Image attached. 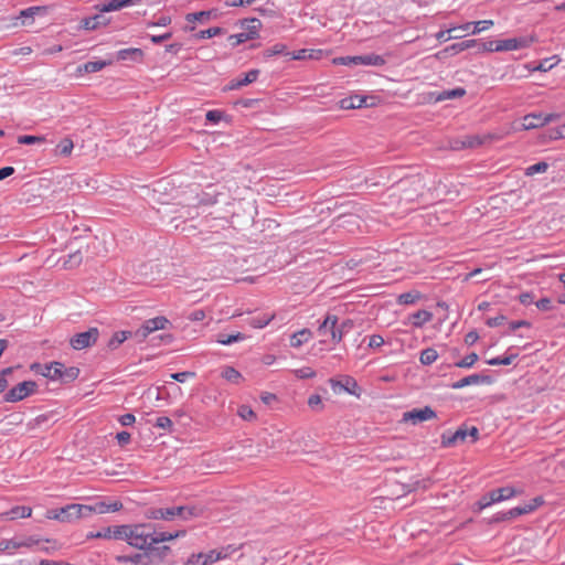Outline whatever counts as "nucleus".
<instances>
[{"label":"nucleus","instance_id":"nucleus-64","mask_svg":"<svg viewBox=\"0 0 565 565\" xmlns=\"http://www.w3.org/2000/svg\"><path fill=\"white\" fill-rule=\"evenodd\" d=\"M119 423L122 425V426H130L135 423L136 420V417L134 414L131 413H127V414H124L121 415L119 418H118Z\"/></svg>","mask_w":565,"mask_h":565},{"label":"nucleus","instance_id":"nucleus-31","mask_svg":"<svg viewBox=\"0 0 565 565\" xmlns=\"http://www.w3.org/2000/svg\"><path fill=\"white\" fill-rule=\"evenodd\" d=\"M32 514V509L30 507L25 505H17L10 509L7 512V515L10 520H17V519H25L30 518Z\"/></svg>","mask_w":565,"mask_h":565},{"label":"nucleus","instance_id":"nucleus-20","mask_svg":"<svg viewBox=\"0 0 565 565\" xmlns=\"http://www.w3.org/2000/svg\"><path fill=\"white\" fill-rule=\"evenodd\" d=\"M217 17H218L217 10L212 9V10H206V11L188 13L185 15V20L189 23H195V22L205 23L210 20L216 19Z\"/></svg>","mask_w":565,"mask_h":565},{"label":"nucleus","instance_id":"nucleus-63","mask_svg":"<svg viewBox=\"0 0 565 565\" xmlns=\"http://www.w3.org/2000/svg\"><path fill=\"white\" fill-rule=\"evenodd\" d=\"M492 23L493 22L491 20H483V21L475 22L472 33H479L481 31H484V30L489 29L490 25H492Z\"/></svg>","mask_w":565,"mask_h":565},{"label":"nucleus","instance_id":"nucleus-44","mask_svg":"<svg viewBox=\"0 0 565 565\" xmlns=\"http://www.w3.org/2000/svg\"><path fill=\"white\" fill-rule=\"evenodd\" d=\"M74 148V143L70 138H64L60 141L56 149L57 152L62 156H70L72 153V150Z\"/></svg>","mask_w":565,"mask_h":565},{"label":"nucleus","instance_id":"nucleus-41","mask_svg":"<svg viewBox=\"0 0 565 565\" xmlns=\"http://www.w3.org/2000/svg\"><path fill=\"white\" fill-rule=\"evenodd\" d=\"M222 377L231 383H238L242 379V374L233 366H226L222 371Z\"/></svg>","mask_w":565,"mask_h":565},{"label":"nucleus","instance_id":"nucleus-28","mask_svg":"<svg viewBox=\"0 0 565 565\" xmlns=\"http://www.w3.org/2000/svg\"><path fill=\"white\" fill-rule=\"evenodd\" d=\"M522 492V489L515 487L497 488V503L500 501L509 500L515 495L521 494Z\"/></svg>","mask_w":565,"mask_h":565},{"label":"nucleus","instance_id":"nucleus-55","mask_svg":"<svg viewBox=\"0 0 565 565\" xmlns=\"http://www.w3.org/2000/svg\"><path fill=\"white\" fill-rule=\"evenodd\" d=\"M224 117V113L217 109L209 110L205 115L207 121L218 124Z\"/></svg>","mask_w":565,"mask_h":565},{"label":"nucleus","instance_id":"nucleus-43","mask_svg":"<svg viewBox=\"0 0 565 565\" xmlns=\"http://www.w3.org/2000/svg\"><path fill=\"white\" fill-rule=\"evenodd\" d=\"M266 56L268 57H271V56H276V55H289L290 53L287 52V46L282 43H276L274 45H271L270 47H268L266 50Z\"/></svg>","mask_w":565,"mask_h":565},{"label":"nucleus","instance_id":"nucleus-6","mask_svg":"<svg viewBox=\"0 0 565 565\" xmlns=\"http://www.w3.org/2000/svg\"><path fill=\"white\" fill-rule=\"evenodd\" d=\"M168 324H170V321L163 316L148 319L141 324L140 328H138L136 331H134V338L138 342H141L150 333L158 331V330H164Z\"/></svg>","mask_w":565,"mask_h":565},{"label":"nucleus","instance_id":"nucleus-26","mask_svg":"<svg viewBox=\"0 0 565 565\" xmlns=\"http://www.w3.org/2000/svg\"><path fill=\"white\" fill-rule=\"evenodd\" d=\"M520 355L519 348L510 347L503 355L497 356V365H510Z\"/></svg>","mask_w":565,"mask_h":565},{"label":"nucleus","instance_id":"nucleus-37","mask_svg":"<svg viewBox=\"0 0 565 565\" xmlns=\"http://www.w3.org/2000/svg\"><path fill=\"white\" fill-rule=\"evenodd\" d=\"M437 359L438 353L434 348L424 349L419 355V361L423 365H431Z\"/></svg>","mask_w":565,"mask_h":565},{"label":"nucleus","instance_id":"nucleus-58","mask_svg":"<svg viewBox=\"0 0 565 565\" xmlns=\"http://www.w3.org/2000/svg\"><path fill=\"white\" fill-rule=\"evenodd\" d=\"M238 415L245 420H252L256 417L254 411L247 405L239 406Z\"/></svg>","mask_w":565,"mask_h":565},{"label":"nucleus","instance_id":"nucleus-49","mask_svg":"<svg viewBox=\"0 0 565 565\" xmlns=\"http://www.w3.org/2000/svg\"><path fill=\"white\" fill-rule=\"evenodd\" d=\"M86 539L87 540H93V539L110 540V529H109V526H107V527H104L96 532L90 531L86 534Z\"/></svg>","mask_w":565,"mask_h":565},{"label":"nucleus","instance_id":"nucleus-16","mask_svg":"<svg viewBox=\"0 0 565 565\" xmlns=\"http://www.w3.org/2000/svg\"><path fill=\"white\" fill-rule=\"evenodd\" d=\"M105 12H98L97 14H94L92 17H87L82 20V26L85 30H96L100 26L107 25L110 20L104 14Z\"/></svg>","mask_w":565,"mask_h":565},{"label":"nucleus","instance_id":"nucleus-34","mask_svg":"<svg viewBox=\"0 0 565 565\" xmlns=\"http://www.w3.org/2000/svg\"><path fill=\"white\" fill-rule=\"evenodd\" d=\"M147 552L149 554L150 559L153 561V558H158L159 561H162L170 552V547L167 545H162V546L150 545L148 547Z\"/></svg>","mask_w":565,"mask_h":565},{"label":"nucleus","instance_id":"nucleus-32","mask_svg":"<svg viewBox=\"0 0 565 565\" xmlns=\"http://www.w3.org/2000/svg\"><path fill=\"white\" fill-rule=\"evenodd\" d=\"M134 337V332L131 331H117L110 338L108 342V348L110 350H116L121 343H124L128 338Z\"/></svg>","mask_w":565,"mask_h":565},{"label":"nucleus","instance_id":"nucleus-24","mask_svg":"<svg viewBox=\"0 0 565 565\" xmlns=\"http://www.w3.org/2000/svg\"><path fill=\"white\" fill-rule=\"evenodd\" d=\"M111 64L110 61H89L77 66V73H96L102 71L107 65Z\"/></svg>","mask_w":565,"mask_h":565},{"label":"nucleus","instance_id":"nucleus-30","mask_svg":"<svg viewBox=\"0 0 565 565\" xmlns=\"http://www.w3.org/2000/svg\"><path fill=\"white\" fill-rule=\"evenodd\" d=\"M184 534H185L184 531H179V532H175V533H170V532H157V531L153 530V534L151 535L152 536V545L174 540V539H177L179 536H183Z\"/></svg>","mask_w":565,"mask_h":565},{"label":"nucleus","instance_id":"nucleus-57","mask_svg":"<svg viewBox=\"0 0 565 565\" xmlns=\"http://www.w3.org/2000/svg\"><path fill=\"white\" fill-rule=\"evenodd\" d=\"M195 376L194 372L184 371V372H178L170 374V377L177 382L184 383L189 379Z\"/></svg>","mask_w":565,"mask_h":565},{"label":"nucleus","instance_id":"nucleus-62","mask_svg":"<svg viewBox=\"0 0 565 565\" xmlns=\"http://www.w3.org/2000/svg\"><path fill=\"white\" fill-rule=\"evenodd\" d=\"M384 344V339L381 334H373L369 339L367 347L370 349H379Z\"/></svg>","mask_w":565,"mask_h":565},{"label":"nucleus","instance_id":"nucleus-42","mask_svg":"<svg viewBox=\"0 0 565 565\" xmlns=\"http://www.w3.org/2000/svg\"><path fill=\"white\" fill-rule=\"evenodd\" d=\"M547 169L548 164L544 161H540L525 168V175L532 177L537 173H544L547 171Z\"/></svg>","mask_w":565,"mask_h":565},{"label":"nucleus","instance_id":"nucleus-8","mask_svg":"<svg viewBox=\"0 0 565 565\" xmlns=\"http://www.w3.org/2000/svg\"><path fill=\"white\" fill-rule=\"evenodd\" d=\"M559 118V114L556 113H531L522 118V128L525 130L535 129L542 127L548 122L555 121Z\"/></svg>","mask_w":565,"mask_h":565},{"label":"nucleus","instance_id":"nucleus-39","mask_svg":"<svg viewBox=\"0 0 565 565\" xmlns=\"http://www.w3.org/2000/svg\"><path fill=\"white\" fill-rule=\"evenodd\" d=\"M433 319V313L427 310H418L413 315V324L415 327H422Z\"/></svg>","mask_w":565,"mask_h":565},{"label":"nucleus","instance_id":"nucleus-7","mask_svg":"<svg viewBox=\"0 0 565 565\" xmlns=\"http://www.w3.org/2000/svg\"><path fill=\"white\" fill-rule=\"evenodd\" d=\"M36 387L38 385L34 381L21 382L6 393L4 401L9 403L20 402L25 397L32 395L35 392Z\"/></svg>","mask_w":565,"mask_h":565},{"label":"nucleus","instance_id":"nucleus-47","mask_svg":"<svg viewBox=\"0 0 565 565\" xmlns=\"http://www.w3.org/2000/svg\"><path fill=\"white\" fill-rule=\"evenodd\" d=\"M247 23L246 29L248 30L249 35H253V39H255L258 35V30L262 26L260 20L253 18L250 20H245Z\"/></svg>","mask_w":565,"mask_h":565},{"label":"nucleus","instance_id":"nucleus-36","mask_svg":"<svg viewBox=\"0 0 565 565\" xmlns=\"http://www.w3.org/2000/svg\"><path fill=\"white\" fill-rule=\"evenodd\" d=\"M61 373L62 376L58 380L63 383H70L77 379L79 370L74 366L65 367V365L62 363Z\"/></svg>","mask_w":565,"mask_h":565},{"label":"nucleus","instance_id":"nucleus-60","mask_svg":"<svg viewBox=\"0 0 565 565\" xmlns=\"http://www.w3.org/2000/svg\"><path fill=\"white\" fill-rule=\"evenodd\" d=\"M449 147L455 151L467 149L463 136L450 139Z\"/></svg>","mask_w":565,"mask_h":565},{"label":"nucleus","instance_id":"nucleus-46","mask_svg":"<svg viewBox=\"0 0 565 565\" xmlns=\"http://www.w3.org/2000/svg\"><path fill=\"white\" fill-rule=\"evenodd\" d=\"M45 138L42 136L23 135L18 137V142L21 145L43 143Z\"/></svg>","mask_w":565,"mask_h":565},{"label":"nucleus","instance_id":"nucleus-1","mask_svg":"<svg viewBox=\"0 0 565 565\" xmlns=\"http://www.w3.org/2000/svg\"><path fill=\"white\" fill-rule=\"evenodd\" d=\"M354 327L351 319H345L339 323V318L335 315L328 313L322 322L318 327V333L320 335L330 334V340L333 344H338L342 341L344 335L349 333Z\"/></svg>","mask_w":565,"mask_h":565},{"label":"nucleus","instance_id":"nucleus-38","mask_svg":"<svg viewBox=\"0 0 565 565\" xmlns=\"http://www.w3.org/2000/svg\"><path fill=\"white\" fill-rule=\"evenodd\" d=\"M223 33H224V30L222 28L213 26V28H210L206 30L199 31L198 33L194 34V39L195 40H205V39L214 38L216 35H221Z\"/></svg>","mask_w":565,"mask_h":565},{"label":"nucleus","instance_id":"nucleus-5","mask_svg":"<svg viewBox=\"0 0 565 565\" xmlns=\"http://www.w3.org/2000/svg\"><path fill=\"white\" fill-rule=\"evenodd\" d=\"M230 547H223L221 550H211L209 552H201L198 554H192L185 565H210L216 563L218 561L225 559L228 555Z\"/></svg>","mask_w":565,"mask_h":565},{"label":"nucleus","instance_id":"nucleus-51","mask_svg":"<svg viewBox=\"0 0 565 565\" xmlns=\"http://www.w3.org/2000/svg\"><path fill=\"white\" fill-rule=\"evenodd\" d=\"M82 260H83L82 253L79 250H77L68 256V259L64 262V266L66 268H73V267L78 266L82 263Z\"/></svg>","mask_w":565,"mask_h":565},{"label":"nucleus","instance_id":"nucleus-27","mask_svg":"<svg viewBox=\"0 0 565 565\" xmlns=\"http://www.w3.org/2000/svg\"><path fill=\"white\" fill-rule=\"evenodd\" d=\"M483 380L482 376L478 375V374H471V375H468V376H465L456 382H454L450 387L454 388V390H460V388H463L466 386H469V385H476V384H479L481 383Z\"/></svg>","mask_w":565,"mask_h":565},{"label":"nucleus","instance_id":"nucleus-23","mask_svg":"<svg viewBox=\"0 0 565 565\" xmlns=\"http://www.w3.org/2000/svg\"><path fill=\"white\" fill-rule=\"evenodd\" d=\"M358 65L383 66L386 61L382 55L369 53L364 55H356Z\"/></svg>","mask_w":565,"mask_h":565},{"label":"nucleus","instance_id":"nucleus-45","mask_svg":"<svg viewBox=\"0 0 565 565\" xmlns=\"http://www.w3.org/2000/svg\"><path fill=\"white\" fill-rule=\"evenodd\" d=\"M420 298L418 292H404L397 298L399 305H413Z\"/></svg>","mask_w":565,"mask_h":565},{"label":"nucleus","instance_id":"nucleus-14","mask_svg":"<svg viewBox=\"0 0 565 565\" xmlns=\"http://www.w3.org/2000/svg\"><path fill=\"white\" fill-rule=\"evenodd\" d=\"M181 509L171 508H151L146 512V516L150 520L172 521L181 512Z\"/></svg>","mask_w":565,"mask_h":565},{"label":"nucleus","instance_id":"nucleus-53","mask_svg":"<svg viewBox=\"0 0 565 565\" xmlns=\"http://www.w3.org/2000/svg\"><path fill=\"white\" fill-rule=\"evenodd\" d=\"M477 360H478V355L476 353H471V354L466 355L460 361H458L456 363V366H458V367H471L476 363Z\"/></svg>","mask_w":565,"mask_h":565},{"label":"nucleus","instance_id":"nucleus-25","mask_svg":"<svg viewBox=\"0 0 565 565\" xmlns=\"http://www.w3.org/2000/svg\"><path fill=\"white\" fill-rule=\"evenodd\" d=\"M312 338V332L309 329H301L290 337V345L292 348H300L303 343Z\"/></svg>","mask_w":565,"mask_h":565},{"label":"nucleus","instance_id":"nucleus-52","mask_svg":"<svg viewBox=\"0 0 565 565\" xmlns=\"http://www.w3.org/2000/svg\"><path fill=\"white\" fill-rule=\"evenodd\" d=\"M308 406L316 412H320L323 408L321 396L318 394H312L308 398Z\"/></svg>","mask_w":565,"mask_h":565},{"label":"nucleus","instance_id":"nucleus-56","mask_svg":"<svg viewBox=\"0 0 565 565\" xmlns=\"http://www.w3.org/2000/svg\"><path fill=\"white\" fill-rule=\"evenodd\" d=\"M333 63L337 65H347V66L358 65V58H356V55L355 56H340V57L333 58Z\"/></svg>","mask_w":565,"mask_h":565},{"label":"nucleus","instance_id":"nucleus-10","mask_svg":"<svg viewBox=\"0 0 565 565\" xmlns=\"http://www.w3.org/2000/svg\"><path fill=\"white\" fill-rule=\"evenodd\" d=\"M534 42L533 36H519L505 40H497V52L514 51L529 47Z\"/></svg>","mask_w":565,"mask_h":565},{"label":"nucleus","instance_id":"nucleus-3","mask_svg":"<svg viewBox=\"0 0 565 565\" xmlns=\"http://www.w3.org/2000/svg\"><path fill=\"white\" fill-rule=\"evenodd\" d=\"M153 527L151 524H131L127 543L138 550L147 551L152 545Z\"/></svg>","mask_w":565,"mask_h":565},{"label":"nucleus","instance_id":"nucleus-19","mask_svg":"<svg viewBox=\"0 0 565 565\" xmlns=\"http://www.w3.org/2000/svg\"><path fill=\"white\" fill-rule=\"evenodd\" d=\"M88 508L90 510V515L93 513L105 514V513H109V512L119 511L122 508V503L119 501H114L110 503L99 501V502H96L94 505H88Z\"/></svg>","mask_w":565,"mask_h":565},{"label":"nucleus","instance_id":"nucleus-48","mask_svg":"<svg viewBox=\"0 0 565 565\" xmlns=\"http://www.w3.org/2000/svg\"><path fill=\"white\" fill-rule=\"evenodd\" d=\"M467 149H473L483 143V139L478 135L463 136Z\"/></svg>","mask_w":565,"mask_h":565},{"label":"nucleus","instance_id":"nucleus-22","mask_svg":"<svg viewBox=\"0 0 565 565\" xmlns=\"http://www.w3.org/2000/svg\"><path fill=\"white\" fill-rule=\"evenodd\" d=\"M465 95H466V89L462 87H456L454 89H445L443 92L433 94L435 102L456 99V98H460Z\"/></svg>","mask_w":565,"mask_h":565},{"label":"nucleus","instance_id":"nucleus-50","mask_svg":"<svg viewBox=\"0 0 565 565\" xmlns=\"http://www.w3.org/2000/svg\"><path fill=\"white\" fill-rule=\"evenodd\" d=\"M18 548H21V544H18L17 539L0 541V553L8 552L10 550H18Z\"/></svg>","mask_w":565,"mask_h":565},{"label":"nucleus","instance_id":"nucleus-2","mask_svg":"<svg viewBox=\"0 0 565 565\" xmlns=\"http://www.w3.org/2000/svg\"><path fill=\"white\" fill-rule=\"evenodd\" d=\"M90 515L88 504L71 503L62 508L51 509L46 512V518L60 522L72 523L82 518Z\"/></svg>","mask_w":565,"mask_h":565},{"label":"nucleus","instance_id":"nucleus-11","mask_svg":"<svg viewBox=\"0 0 565 565\" xmlns=\"http://www.w3.org/2000/svg\"><path fill=\"white\" fill-rule=\"evenodd\" d=\"M436 417L437 414L430 406H425L423 408H414L403 414V420L412 422L414 425Z\"/></svg>","mask_w":565,"mask_h":565},{"label":"nucleus","instance_id":"nucleus-40","mask_svg":"<svg viewBox=\"0 0 565 565\" xmlns=\"http://www.w3.org/2000/svg\"><path fill=\"white\" fill-rule=\"evenodd\" d=\"M273 318L274 316L265 313L262 316L252 317L248 323L253 328L262 329L266 327L273 320Z\"/></svg>","mask_w":565,"mask_h":565},{"label":"nucleus","instance_id":"nucleus-35","mask_svg":"<svg viewBox=\"0 0 565 565\" xmlns=\"http://www.w3.org/2000/svg\"><path fill=\"white\" fill-rule=\"evenodd\" d=\"M245 339L246 335L244 333L237 332L235 334H218L216 341L222 345H231L235 342L243 341Z\"/></svg>","mask_w":565,"mask_h":565},{"label":"nucleus","instance_id":"nucleus-17","mask_svg":"<svg viewBox=\"0 0 565 565\" xmlns=\"http://www.w3.org/2000/svg\"><path fill=\"white\" fill-rule=\"evenodd\" d=\"M259 75V70L254 68L245 73L242 77L234 78L228 84V89H238L254 83Z\"/></svg>","mask_w":565,"mask_h":565},{"label":"nucleus","instance_id":"nucleus-12","mask_svg":"<svg viewBox=\"0 0 565 565\" xmlns=\"http://www.w3.org/2000/svg\"><path fill=\"white\" fill-rule=\"evenodd\" d=\"M468 433L466 426L459 427L456 431L446 430L441 435V445L444 447H452L467 440Z\"/></svg>","mask_w":565,"mask_h":565},{"label":"nucleus","instance_id":"nucleus-29","mask_svg":"<svg viewBox=\"0 0 565 565\" xmlns=\"http://www.w3.org/2000/svg\"><path fill=\"white\" fill-rule=\"evenodd\" d=\"M143 55L142 51L140 49H122L117 52V60L119 61H137L138 58H141Z\"/></svg>","mask_w":565,"mask_h":565},{"label":"nucleus","instance_id":"nucleus-4","mask_svg":"<svg viewBox=\"0 0 565 565\" xmlns=\"http://www.w3.org/2000/svg\"><path fill=\"white\" fill-rule=\"evenodd\" d=\"M543 503L544 499L542 497H535L531 499L529 502L514 507L512 509L497 511V522L513 520L521 515L529 514L535 511Z\"/></svg>","mask_w":565,"mask_h":565},{"label":"nucleus","instance_id":"nucleus-33","mask_svg":"<svg viewBox=\"0 0 565 565\" xmlns=\"http://www.w3.org/2000/svg\"><path fill=\"white\" fill-rule=\"evenodd\" d=\"M131 524H122V525H115L109 526L110 529V540H122L128 541V532L130 530Z\"/></svg>","mask_w":565,"mask_h":565},{"label":"nucleus","instance_id":"nucleus-54","mask_svg":"<svg viewBox=\"0 0 565 565\" xmlns=\"http://www.w3.org/2000/svg\"><path fill=\"white\" fill-rule=\"evenodd\" d=\"M173 509H181L182 511L177 515V518H181L183 520H189L196 515L195 508L193 507H173Z\"/></svg>","mask_w":565,"mask_h":565},{"label":"nucleus","instance_id":"nucleus-21","mask_svg":"<svg viewBox=\"0 0 565 565\" xmlns=\"http://www.w3.org/2000/svg\"><path fill=\"white\" fill-rule=\"evenodd\" d=\"M366 99H367V97L362 96V95L350 96V97L341 99L340 107L342 109L362 108L367 105Z\"/></svg>","mask_w":565,"mask_h":565},{"label":"nucleus","instance_id":"nucleus-59","mask_svg":"<svg viewBox=\"0 0 565 565\" xmlns=\"http://www.w3.org/2000/svg\"><path fill=\"white\" fill-rule=\"evenodd\" d=\"M154 426L164 430H171L173 423L169 417L160 416L157 418Z\"/></svg>","mask_w":565,"mask_h":565},{"label":"nucleus","instance_id":"nucleus-18","mask_svg":"<svg viewBox=\"0 0 565 565\" xmlns=\"http://www.w3.org/2000/svg\"><path fill=\"white\" fill-rule=\"evenodd\" d=\"M141 0H109L106 3L97 4L96 9L100 12L118 11L122 8L139 3Z\"/></svg>","mask_w":565,"mask_h":565},{"label":"nucleus","instance_id":"nucleus-61","mask_svg":"<svg viewBox=\"0 0 565 565\" xmlns=\"http://www.w3.org/2000/svg\"><path fill=\"white\" fill-rule=\"evenodd\" d=\"M295 373H296V376L299 379H312L316 376V372L311 367H308V366L298 369L295 371Z\"/></svg>","mask_w":565,"mask_h":565},{"label":"nucleus","instance_id":"nucleus-15","mask_svg":"<svg viewBox=\"0 0 565 565\" xmlns=\"http://www.w3.org/2000/svg\"><path fill=\"white\" fill-rule=\"evenodd\" d=\"M115 561L118 564L152 565V559H150L147 551L131 555H117Z\"/></svg>","mask_w":565,"mask_h":565},{"label":"nucleus","instance_id":"nucleus-13","mask_svg":"<svg viewBox=\"0 0 565 565\" xmlns=\"http://www.w3.org/2000/svg\"><path fill=\"white\" fill-rule=\"evenodd\" d=\"M32 370H34L42 376L47 377L49 380H52V381H57L62 376L61 375L62 374L61 373V370H62L61 362H52L50 364H43V365L35 363L32 365Z\"/></svg>","mask_w":565,"mask_h":565},{"label":"nucleus","instance_id":"nucleus-9","mask_svg":"<svg viewBox=\"0 0 565 565\" xmlns=\"http://www.w3.org/2000/svg\"><path fill=\"white\" fill-rule=\"evenodd\" d=\"M99 335L97 328H89L87 331L76 333L70 341L74 350H83L96 343Z\"/></svg>","mask_w":565,"mask_h":565}]
</instances>
